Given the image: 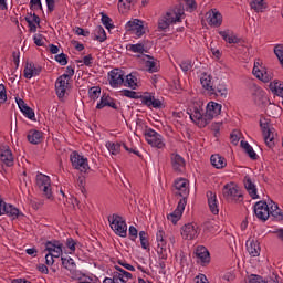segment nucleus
Returning a JSON list of instances; mask_svg holds the SVG:
<instances>
[{
    "label": "nucleus",
    "mask_w": 283,
    "mask_h": 283,
    "mask_svg": "<svg viewBox=\"0 0 283 283\" xmlns=\"http://www.w3.org/2000/svg\"><path fill=\"white\" fill-rule=\"evenodd\" d=\"M182 14H185V9H181L180 7L168 10L166 14L158 20L159 32H165V30H168L171 23H178Z\"/></svg>",
    "instance_id": "1"
},
{
    "label": "nucleus",
    "mask_w": 283,
    "mask_h": 283,
    "mask_svg": "<svg viewBox=\"0 0 283 283\" xmlns=\"http://www.w3.org/2000/svg\"><path fill=\"white\" fill-rule=\"evenodd\" d=\"M108 222L112 231H114L116 235H120V238H127V223L123 217L116 213L108 216Z\"/></svg>",
    "instance_id": "2"
},
{
    "label": "nucleus",
    "mask_w": 283,
    "mask_h": 283,
    "mask_svg": "<svg viewBox=\"0 0 283 283\" xmlns=\"http://www.w3.org/2000/svg\"><path fill=\"white\" fill-rule=\"evenodd\" d=\"M191 113H189V116L198 127H207L209 125V122L206 117V115L202 114V101L197 102L192 105V109H190Z\"/></svg>",
    "instance_id": "3"
},
{
    "label": "nucleus",
    "mask_w": 283,
    "mask_h": 283,
    "mask_svg": "<svg viewBox=\"0 0 283 283\" xmlns=\"http://www.w3.org/2000/svg\"><path fill=\"white\" fill-rule=\"evenodd\" d=\"M222 195L228 202H242V191L233 182L223 186Z\"/></svg>",
    "instance_id": "4"
},
{
    "label": "nucleus",
    "mask_w": 283,
    "mask_h": 283,
    "mask_svg": "<svg viewBox=\"0 0 283 283\" xmlns=\"http://www.w3.org/2000/svg\"><path fill=\"white\" fill-rule=\"evenodd\" d=\"M36 187L42 191L44 198L52 200V181L48 175H36Z\"/></svg>",
    "instance_id": "5"
},
{
    "label": "nucleus",
    "mask_w": 283,
    "mask_h": 283,
    "mask_svg": "<svg viewBox=\"0 0 283 283\" xmlns=\"http://www.w3.org/2000/svg\"><path fill=\"white\" fill-rule=\"evenodd\" d=\"M156 251L160 260H167V258H169V253H171V249L167 245V241L165 240V231L163 230H158L157 232Z\"/></svg>",
    "instance_id": "6"
},
{
    "label": "nucleus",
    "mask_w": 283,
    "mask_h": 283,
    "mask_svg": "<svg viewBox=\"0 0 283 283\" xmlns=\"http://www.w3.org/2000/svg\"><path fill=\"white\" fill-rule=\"evenodd\" d=\"M71 163L74 169H77L82 174H87V170L90 169L87 159L83 158V156L78 155V153L74 151L71 154Z\"/></svg>",
    "instance_id": "7"
},
{
    "label": "nucleus",
    "mask_w": 283,
    "mask_h": 283,
    "mask_svg": "<svg viewBox=\"0 0 283 283\" xmlns=\"http://www.w3.org/2000/svg\"><path fill=\"white\" fill-rule=\"evenodd\" d=\"M175 196H180L187 201V196H189V180L187 179H177L175 181Z\"/></svg>",
    "instance_id": "8"
},
{
    "label": "nucleus",
    "mask_w": 283,
    "mask_h": 283,
    "mask_svg": "<svg viewBox=\"0 0 283 283\" xmlns=\"http://www.w3.org/2000/svg\"><path fill=\"white\" fill-rule=\"evenodd\" d=\"M145 138L148 145H151V147H157V149H163V147H165V143L163 142V136L156 133V130H148L145 134Z\"/></svg>",
    "instance_id": "9"
},
{
    "label": "nucleus",
    "mask_w": 283,
    "mask_h": 283,
    "mask_svg": "<svg viewBox=\"0 0 283 283\" xmlns=\"http://www.w3.org/2000/svg\"><path fill=\"white\" fill-rule=\"evenodd\" d=\"M221 112H222L221 104H218L216 102L208 103L206 108V120H208V123H211V120H213L216 116H220Z\"/></svg>",
    "instance_id": "10"
},
{
    "label": "nucleus",
    "mask_w": 283,
    "mask_h": 283,
    "mask_svg": "<svg viewBox=\"0 0 283 283\" xmlns=\"http://www.w3.org/2000/svg\"><path fill=\"white\" fill-rule=\"evenodd\" d=\"M70 87V80H67V75L60 76L55 82V92L59 98H63L65 93Z\"/></svg>",
    "instance_id": "11"
},
{
    "label": "nucleus",
    "mask_w": 283,
    "mask_h": 283,
    "mask_svg": "<svg viewBox=\"0 0 283 283\" xmlns=\"http://www.w3.org/2000/svg\"><path fill=\"white\" fill-rule=\"evenodd\" d=\"M127 32H133L138 38L145 34V27L143 25V21L138 19L130 20L126 23Z\"/></svg>",
    "instance_id": "12"
},
{
    "label": "nucleus",
    "mask_w": 283,
    "mask_h": 283,
    "mask_svg": "<svg viewBox=\"0 0 283 283\" xmlns=\"http://www.w3.org/2000/svg\"><path fill=\"white\" fill-rule=\"evenodd\" d=\"M181 237L184 240H196L198 238V224L187 223L181 228Z\"/></svg>",
    "instance_id": "13"
},
{
    "label": "nucleus",
    "mask_w": 283,
    "mask_h": 283,
    "mask_svg": "<svg viewBox=\"0 0 283 283\" xmlns=\"http://www.w3.org/2000/svg\"><path fill=\"white\" fill-rule=\"evenodd\" d=\"M112 87H118L125 83V73L120 69H114L108 73Z\"/></svg>",
    "instance_id": "14"
},
{
    "label": "nucleus",
    "mask_w": 283,
    "mask_h": 283,
    "mask_svg": "<svg viewBox=\"0 0 283 283\" xmlns=\"http://www.w3.org/2000/svg\"><path fill=\"white\" fill-rule=\"evenodd\" d=\"M254 213L259 220L266 222L269 220V205L264 201H259L254 205Z\"/></svg>",
    "instance_id": "15"
},
{
    "label": "nucleus",
    "mask_w": 283,
    "mask_h": 283,
    "mask_svg": "<svg viewBox=\"0 0 283 283\" xmlns=\"http://www.w3.org/2000/svg\"><path fill=\"white\" fill-rule=\"evenodd\" d=\"M185 207H187V200L186 199H180L178 202V206L174 212L168 214V220L172 222V224H177L178 220L182 218V211H185Z\"/></svg>",
    "instance_id": "16"
},
{
    "label": "nucleus",
    "mask_w": 283,
    "mask_h": 283,
    "mask_svg": "<svg viewBox=\"0 0 283 283\" xmlns=\"http://www.w3.org/2000/svg\"><path fill=\"white\" fill-rule=\"evenodd\" d=\"M260 126H261V129H262V133L264 136L265 145H268V147H274L275 146V135L273 134L271 128H269V123L260 122Z\"/></svg>",
    "instance_id": "17"
},
{
    "label": "nucleus",
    "mask_w": 283,
    "mask_h": 283,
    "mask_svg": "<svg viewBox=\"0 0 283 283\" xmlns=\"http://www.w3.org/2000/svg\"><path fill=\"white\" fill-rule=\"evenodd\" d=\"M206 17L209 25H213L214 28H220V25H222V14L218 10H210L206 13Z\"/></svg>",
    "instance_id": "18"
},
{
    "label": "nucleus",
    "mask_w": 283,
    "mask_h": 283,
    "mask_svg": "<svg viewBox=\"0 0 283 283\" xmlns=\"http://www.w3.org/2000/svg\"><path fill=\"white\" fill-rule=\"evenodd\" d=\"M43 67L40 65H35L32 62H27L24 67V78H32L33 76H39L42 72Z\"/></svg>",
    "instance_id": "19"
},
{
    "label": "nucleus",
    "mask_w": 283,
    "mask_h": 283,
    "mask_svg": "<svg viewBox=\"0 0 283 283\" xmlns=\"http://www.w3.org/2000/svg\"><path fill=\"white\" fill-rule=\"evenodd\" d=\"M253 101L258 107H266L269 97H266L262 88H255L253 93Z\"/></svg>",
    "instance_id": "20"
},
{
    "label": "nucleus",
    "mask_w": 283,
    "mask_h": 283,
    "mask_svg": "<svg viewBox=\"0 0 283 283\" xmlns=\"http://www.w3.org/2000/svg\"><path fill=\"white\" fill-rule=\"evenodd\" d=\"M243 182H244V187H245L247 191L249 192V195L251 196L252 200H258V198H260L258 196V188H255V184H253V180H251V177L245 176Z\"/></svg>",
    "instance_id": "21"
},
{
    "label": "nucleus",
    "mask_w": 283,
    "mask_h": 283,
    "mask_svg": "<svg viewBox=\"0 0 283 283\" xmlns=\"http://www.w3.org/2000/svg\"><path fill=\"white\" fill-rule=\"evenodd\" d=\"M220 36H222L223 41L226 43H242V39L238 38L231 30H226V31H219Z\"/></svg>",
    "instance_id": "22"
},
{
    "label": "nucleus",
    "mask_w": 283,
    "mask_h": 283,
    "mask_svg": "<svg viewBox=\"0 0 283 283\" xmlns=\"http://www.w3.org/2000/svg\"><path fill=\"white\" fill-rule=\"evenodd\" d=\"M0 160L6 165V167H12V165H14V156H12V150H10V148L2 149Z\"/></svg>",
    "instance_id": "23"
},
{
    "label": "nucleus",
    "mask_w": 283,
    "mask_h": 283,
    "mask_svg": "<svg viewBox=\"0 0 283 283\" xmlns=\"http://www.w3.org/2000/svg\"><path fill=\"white\" fill-rule=\"evenodd\" d=\"M142 103L147 107H154L155 109H163V102L160 99H156V97L154 96H143Z\"/></svg>",
    "instance_id": "24"
},
{
    "label": "nucleus",
    "mask_w": 283,
    "mask_h": 283,
    "mask_svg": "<svg viewBox=\"0 0 283 283\" xmlns=\"http://www.w3.org/2000/svg\"><path fill=\"white\" fill-rule=\"evenodd\" d=\"M171 165L175 171H185V158L178 154L171 155Z\"/></svg>",
    "instance_id": "25"
},
{
    "label": "nucleus",
    "mask_w": 283,
    "mask_h": 283,
    "mask_svg": "<svg viewBox=\"0 0 283 283\" xmlns=\"http://www.w3.org/2000/svg\"><path fill=\"white\" fill-rule=\"evenodd\" d=\"M18 103L19 109L27 116V118H30V120H34V111L25 104V102L21 98L15 99Z\"/></svg>",
    "instance_id": "26"
},
{
    "label": "nucleus",
    "mask_w": 283,
    "mask_h": 283,
    "mask_svg": "<svg viewBox=\"0 0 283 283\" xmlns=\"http://www.w3.org/2000/svg\"><path fill=\"white\" fill-rule=\"evenodd\" d=\"M207 198L211 213L218 216V213H220V210L218 209V198L216 197V193L209 191L207 192Z\"/></svg>",
    "instance_id": "27"
},
{
    "label": "nucleus",
    "mask_w": 283,
    "mask_h": 283,
    "mask_svg": "<svg viewBox=\"0 0 283 283\" xmlns=\"http://www.w3.org/2000/svg\"><path fill=\"white\" fill-rule=\"evenodd\" d=\"M210 161L216 169H224L227 167V159L218 154L212 155Z\"/></svg>",
    "instance_id": "28"
},
{
    "label": "nucleus",
    "mask_w": 283,
    "mask_h": 283,
    "mask_svg": "<svg viewBox=\"0 0 283 283\" xmlns=\"http://www.w3.org/2000/svg\"><path fill=\"white\" fill-rule=\"evenodd\" d=\"M196 258H198L201 264L209 262V250L205 247H198L195 252Z\"/></svg>",
    "instance_id": "29"
},
{
    "label": "nucleus",
    "mask_w": 283,
    "mask_h": 283,
    "mask_svg": "<svg viewBox=\"0 0 283 283\" xmlns=\"http://www.w3.org/2000/svg\"><path fill=\"white\" fill-rule=\"evenodd\" d=\"M265 113L269 116H272V118H279V116L282 114V107L277 106L276 104H273L271 102L268 103Z\"/></svg>",
    "instance_id": "30"
},
{
    "label": "nucleus",
    "mask_w": 283,
    "mask_h": 283,
    "mask_svg": "<svg viewBox=\"0 0 283 283\" xmlns=\"http://www.w3.org/2000/svg\"><path fill=\"white\" fill-rule=\"evenodd\" d=\"M27 138L31 145H39L43 140V133L41 130H30Z\"/></svg>",
    "instance_id": "31"
},
{
    "label": "nucleus",
    "mask_w": 283,
    "mask_h": 283,
    "mask_svg": "<svg viewBox=\"0 0 283 283\" xmlns=\"http://www.w3.org/2000/svg\"><path fill=\"white\" fill-rule=\"evenodd\" d=\"M201 85L209 94H216V88H213V85H211V75H208L207 73H203L201 78Z\"/></svg>",
    "instance_id": "32"
},
{
    "label": "nucleus",
    "mask_w": 283,
    "mask_h": 283,
    "mask_svg": "<svg viewBox=\"0 0 283 283\" xmlns=\"http://www.w3.org/2000/svg\"><path fill=\"white\" fill-rule=\"evenodd\" d=\"M272 94H275L276 96H281L283 98V82L280 80H274L269 85Z\"/></svg>",
    "instance_id": "33"
},
{
    "label": "nucleus",
    "mask_w": 283,
    "mask_h": 283,
    "mask_svg": "<svg viewBox=\"0 0 283 283\" xmlns=\"http://www.w3.org/2000/svg\"><path fill=\"white\" fill-rule=\"evenodd\" d=\"M247 249L249 254L252 258H258L260 255V242L258 241H248Z\"/></svg>",
    "instance_id": "34"
},
{
    "label": "nucleus",
    "mask_w": 283,
    "mask_h": 283,
    "mask_svg": "<svg viewBox=\"0 0 283 283\" xmlns=\"http://www.w3.org/2000/svg\"><path fill=\"white\" fill-rule=\"evenodd\" d=\"M135 3L136 0H119L118 10L125 14V12L129 11Z\"/></svg>",
    "instance_id": "35"
},
{
    "label": "nucleus",
    "mask_w": 283,
    "mask_h": 283,
    "mask_svg": "<svg viewBox=\"0 0 283 283\" xmlns=\"http://www.w3.org/2000/svg\"><path fill=\"white\" fill-rule=\"evenodd\" d=\"M241 147L252 160H258V154H255V150H253V147L248 142L241 140Z\"/></svg>",
    "instance_id": "36"
},
{
    "label": "nucleus",
    "mask_w": 283,
    "mask_h": 283,
    "mask_svg": "<svg viewBox=\"0 0 283 283\" xmlns=\"http://www.w3.org/2000/svg\"><path fill=\"white\" fill-rule=\"evenodd\" d=\"M10 216V218H12L13 220H17V218H19V210L12 206V205H7L3 208V214Z\"/></svg>",
    "instance_id": "37"
},
{
    "label": "nucleus",
    "mask_w": 283,
    "mask_h": 283,
    "mask_svg": "<svg viewBox=\"0 0 283 283\" xmlns=\"http://www.w3.org/2000/svg\"><path fill=\"white\" fill-rule=\"evenodd\" d=\"M146 60V67L148 72H158V63L154 60V56L151 55H145Z\"/></svg>",
    "instance_id": "38"
},
{
    "label": "nucleus",
    "mask_w": 283,
    "mask_h": 283,
    "mask_svg": "<svg viewBox=\"0 0 283 283\" xmlns=\"http://www.w3.org/2000/svg\"><path fill=\"white\" fill-rule=\"evenodd\" d=\"M250 6L254 12H264V10L266 9L264 0H252Z\"/></svg>",
    "instance_id": "39"
},
{
    "label": "nucleus",
    "mask_w": 283,
    "mask_h": 283,
    "mask_svg": "<svg viewBox=\"0 0 283 283\" xmlns=\"http://www.w3.org/2000/svg\"><path fill=\"white\" fill-rule=\"evenodd\" d=\"M62 266L66 269L67 271H76V263L74 262V259L72 258H63L62 256Z\"/></svg>",
    "instance_id": "40"
},
{
    "label": "nucleus",
    "mask_w": 283,
    "mask_h": 283,
    "mask_svg": "<svg viewBox=\"0 0 283 283\" xmlns=\"http://www.w3.org/2000/svg\"><path fill=\"white\" fill-rule=\"evenodd\" d=\"M106 148L112 154V156H118V154H120V144L118 143L108 142L106 143Z\"/></svg>",
    "instance_id": "41"
},
{
    "label": "nucleus",
    "mask_w": 283,
    "mask_h": 283,
    "mask_svg": "<svg viewBox=\"0 0 283 283\" xmlns=\"http://www.w3.org/2000/svg\"><path fill=\"white\" fill-rule=\"evenodd\" d=\"M136 76H133L132 74L126 75V80H124L125 87H130L132 90H136L138 87V84L136 83Z\"/></svg>",
    "instance_id": "42"
},
{
    "label": "nucleus",
    "mask_w": 283,
    "mask_h": 283,
    "mask_svg": "<svg viewBox=\"0 0 283 283\" xmlns=\"http://www.w3.org/2000/svg\"><path fill=\"white\" fill-rule=\"evenodd\" d=\"M96 35L95 39L96 41H99V43H103V41L107 40V33H105V29H103V27L98 25L95 29Z\"/></svg>",
    "instance_id": "43"
},
{
    "label": "nucleus",
    "mask_w": 283,
    "mask_h": 283,
    "mask_svg": "<svg viewBox=\"0 0 283 283\" xmlns=\"http://www.w3.org/2000/svg\"><path fill=\"white\" fill-rule=\"evenodd\" d=\"M115 269L118 272H114L113 275H116V274L120 275L122 280H132V277H133L132 273L123 270V268H120L118 265H116Z\"/></svg>",
    "instance_id": "44"
},
{
    "label": "nucleus",
    "mask_w": 283,
    "mask_h": 283,
    "mask_svg": "<svg viewBox=\"0 0 283 283\" xmlns=\"http://www.w3.org/2000/svg\"><path fill=\"white\" fill-rule=\"evenodd\" d=\"M274 54L275 56L279 59L280 61V64L282 65L283 67V45L282 44H279L274 48Z\"/></svg>",
    "instance_id": "45"
},
{
    "label": "nucleus",
    "mask_w": 283,
    "mask_h": 283,
    "mask_svg": "<svg viewBox=\"0 0 283 283\" xmlns=\"http://www.w3.org/2000/svg\"><path fill=\"white\" fill-rule=\"evenodd\" d=\"M139 238L143 249H149V239H147V232L140 231Z\"/></svg>",
    "instance_id": "46"
},
{
    "label": "nucleus",
    "mask_w": 283,
    "mask_h": 283,
    "mask_svg": "<svg viewBox=\"0 0 283 283\" xmlns=\"http://www.w3.org/2000/svg\"><path fill=\"white\" fill-rule=\"evenodd\" d=\"M112 101V97L109 96H103L101 98V103L97 104L96 109H103V107H109V103Z\"/></svg>",
    "instance_id": "47"
},
{
    "label": "nucleus",
    "mask_w": 283,
    "mask_h": 283,
    "mask_svg": "<svg viewBox=\"0 0 283 283\" xmlns=\"http://www.w3.org/2000/svg\"><path fill=\"white\" fill-rule=\"evenodd\" d=\"M25 21H27V23H36V25H41V18H39V15H36V13L25 17Z\"/></svg>",
    "instance_id": "48"
},
{
    "label": "nucleus",
    "mask_w": 283,
    "mask_h": 283,
    "mask_svg": "<svg viewBox=\"0 0 283 283\" xmlns=\"http://www.w3.org/2000/svg\"><path fill=\"white\" fill-rule=\"evenodd\" d=\"M214 90H216V93H212V94H214L216 96H224V97H227V94H228L227 86L219 85Z\"/></svg>",
    "instance_id": "49"
},
{
    "label": "nucleus",
    "mask_w": 283,
    "mask_h": 283,
    "mask_svg": "<svg viewBox=\"0 0 283 283\" xmlns=\"http://www.w3.org/2000/svg\"><path fill=\"white\" fill-rule=\"evenodd\" d=\"M258 65H260V63L255 62L254 67L252 70V74H254L256 76V78H259L261 81L262 75L264 74V71L260 70V67Z\"/></svg>",
    "instance_id": "50"
},
{
    "label": "nucleus",
    "mask_w": 283,
    "mask_h": 283,
    "mask_svg": "<svg viewBox=\"0 0 283 283\" xmlns=\"http://www.w3.org/2000/svg\"><path fill=\"white\" fill-rule=\"evenodd\" d=\"M130 50H132V52H137V53H139V54H143V52H147V51L145 50V45H143V44H140V43H138V44H132V45H130Z\"/></svg>",
    "instance_id": "51"
},
{
    "label": "nucleus",
    "mask_w": 283,
    "mask_h": 283,
    "mask_svg": "<svg viewBox=\"0 0 283 283\" xmlns=\"http://www.w3.org/2000/svg\"><path fill=\"white\" fill-rule=\"evenodd\" d=\"M102 23L107 30H112V28H114V24H112V19L107 15H102Z\"/></svg>",
    "instance_id": "52"
},
{
    "label": "nucleus",
    "mask_w": 283,
    "mask_h": 283,
    "mask_svg": "<svg viewBox=\"0 0 283 283\" xmlns=\"http://www.w3.org/2000/svg\"><path fill=\"white\" fill-rule=\"evenodd\" d=\"M88 94H90L91 98H93V101H95V98H98V96H101V88L92 87V88H90Z\"/></svg>",
    "instance_id": "53"
},
{
    "label": "nucleus",
    "mask_w": 283,
    "mask_h": 283,
    "mask_svg": "<svg viewBox=\"0 0 283 283\" xmlns=\"http://www.w3.org/2000/svg\"><path fill=\"white\" fill-rule=\"evenodd\" d=\"M55 61H57L60 65H67V55H65V53L57 54Z\"/></svg>",
    "instance_id": "54"
},
{
    "label": "nucleus",
    "mask_w": 283,
    "mask_h": 283,
    "mask_svg": "<svg viewBox=\"0 0 283 283\" xmlns=\"http://www.w3.org/2000/svg\"><path fill=\"white\" fill-rule=\"evenodd\" d=\"M261 81H263V83H269V81H273V73L269 71H263V75H261Z\"/></svg>",
    "instance_id": "55"
},
{
    "label": "nucleus",
    "mask_w": 283,
    "mask_h": 283,
    "mask_svg": "<svg viewBox=\"0 0 283 283\" xmlns=\"http://www.w3.org/2000/svg\"><path fill=\"white\" fill-rule=\"evenodd\" d=\"M123 94H124V96H127V98H140V96H138V93H136L134 91L124 90Z\"/></svg>",
    "instance_id": "56"
},
{
    "label": "nucleus",
    "mask_w": 283,
    "mask_h": 283,
    "mask_svg": "<svg viewBox=\"0 0 283 283\" xmlns=\"http://www.w3.org/2000/svg\"><path fill=\"white\" fill-rule=\"evenodd\" d=\"M0 99L2 103H6L8 101V95L6 94V85L0 84Z\"/></svg>",
    "instance_id": "57"
},
{
    "label": "nucleus",
    "mask_w": 283,
    "mask_h": 283,
    "mask_svg": "<svg viewBox=\"0 0 283 283\" xmlns=\"http://www.w3.org/2000/svg\"><path fill=\"white\" fill-rule=\"evenodd\" d=\"M180 67H181L182 72H189V70H191V67H192L191 61L187 60V61L181 62Z\"/></svg>",
    "instance_id": "58"
},
{
    "label": "nucleus",
    "mask_w": 283,
    "mask_h": 283,
    "mask_svg": "<svg viewBox=\"0 0 283 283\" xmlns=\"http://www.w3.org/2000/svg\"><path fill=\"white\" fill-rule=\"evenodd\" d=\"M61 245H56V243H52V242H46L45 244V250L49 251V253H53V251H55V249H59Z\"/></svg>",
    "instance_id": "59"
},
{
    "label": "nucleus",
    "mask_w": 283,
    "mask_h": 283,
    "mask_svg": "<svg viewBox=\"0 0 283 283\" xmlns=\"http://www.w3.org/2000/svg\"><path fill=\"white\" fill-rule=\"evenodd\" d=\"M186 6H188L190 12H193L198 8L196 0H185Z\"/></svg>",
    "instance_id": "60"
},
{
    "label": "nucleus",
    "mask_w": 283,
    "mask_h": 283,
    "mask_svg": "<svg viewBox=\"0 0 283 283\" xmlns=\"http://www.w3.org/2000/svg\"><path fill=\"white\" fill-rule=\"evenodd\" d=\"M270 216H273V218H275V219L279 220V221H282V220H283V214H282V212L280 211V208L276 209V210H273L272 212H270Z\"/></svg>",
    "instance_id": "61"
},
{
    "label": "nucleus",
    "mask_w": 283,
    "mask_h": 283,
    "mask_svg": "<svg viewBox=\"0 0 283 283\" xmlns=\"http://www.w3.org/2000/svg\"><path fill=\"white\" fill-rule=\"evenodd\" d=\"M75 34L78 36H90V31H85L83 28H75Z\"/></svg>",
    "instance_id": "62"
},
{
    "label": "nucleus",
    "mask_w": 283,
    "mask_h": 283,
    "mask_svg": "<svg viewBox=\"0 0 283 283\" xmlns=\"http://www.w3.org/2000/svg\"><path fill=\"white\" fill-rule=\"evenodd\" d=\"M249 283H266L260 275H252Z\"/></svg>",
    "instance_id": "63"
},
{
    "label": "nucleus",
    "mask_w": 283,
    "mask_h": 283,
    "mask_svg": "<svg viewBox=\"0 0 283 283\" xmlns=\"http://www.w3.org/2000/svg\"><path fill=\"white\" fill-rule=\"evenodd\" d=\"M33 40L35 45H38L39 48L43 46V35L41 34L34 35Z\"/></svg>",
    "instance_id": "64"
}]
</instances>
